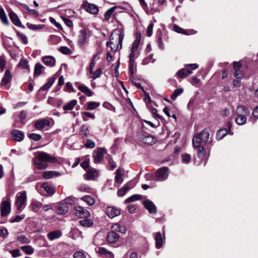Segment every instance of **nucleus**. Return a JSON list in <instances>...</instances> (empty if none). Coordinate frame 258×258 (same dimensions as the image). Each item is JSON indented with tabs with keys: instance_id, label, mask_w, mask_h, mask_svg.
I'll return each mask as SVG.
<instances>
[{
	"instance_id": "de8ad7c7",
	"label": "nucleus",
	"mask_w": 258,
	"mask_h": 258,
	"mask_svg": "<svg viewBox=\"0 0 258 258\" xmlns=\"http://www.w3.org/2000/svg\"><path fill=\"white\" fill-rule=\"evenodd\" d=\"M100 105V102L91 101L87 103V109L88 110H94L99 107Z\"/></svg>"
},
{
	"instance_id": "6ab92c4d",
	"label": "nucleus",
	"mask_w": 258,
	"mask_h": 258,
	"mask_svg": "<svg viewBox=\"0 0 258 258\" xmlns=\"http://www.w3.org/2000/svg\"><path fill=\"white\" fill-rule=\"evenodd\" d=\"M98 176L97 171L95 169H90L84 175V177L86 180H94Z\"/></svg>"
},
{
	"instance_id": "c03bdc74",
	"label": "nucleus",
	"mask_w": 258,
	"mask_h": 258,
	"mask_svg": "<svg viewBox=\"0 0 258 258\" xmlns=\"http://www.w3.org/2000/svg\"><path fill=\"white\" fill-rule=\"evenodd\" d=\"M141 195H134L128 198L124 201V203L125 204H128L131 202H133L138 200H139L141 199Z\"/></svg>"
},
{
	"instance_id": "1a4fd4ad",
	"label": "nucleus",
	"mask_w": 258,
	"mask_h": 258,
	"mask_svg": "<svg viewBox=\"0 0 258 258\" xmlns=\"http://www.w3.org/2000/svg\"><path fill=\"white\" fill-rule=\"evenodd\" d=\"M75 214L81 218H85L90 216L89 212L81 206H76L74 208Z\"/></svg>"
},
{
	"instance_id": "c85d7f7f",
	"label": "nucleus",
	"mask_w": 258,
	"mask_h": 258,
	"mask_svg": "<svg viewBox=\"0 0 258 258\" xmlns=\"http://www.w3.org/2000/svg\"><path fill=\"white\" fill-rule=\"evenodd\" d=\"M57 210L59 214H64L69 211V206L62 201L59 204Z\"/></svg>"
},
{
	"instance_id": "f3484780",
	"label": "nucleus",
	"mask_w": 258,
	"mask_h": 258,
	"mask_svg": "<svg viewBox=\"0 0 258 258\" xmlns=\"http://www.w3.org/2000/svg\"><path fill=\"white\" fill-rule=\"evenodd\" d=\"M119 238V236L118 234L114 231H111L108 233L106 240L109 243H114L118 240Z\"/></svg>"
},
{
	"instance_id": "7c9ffc66",
	"label": "nucleus",
	"mask_w": 258,
	"mask_h": 258,
	"mask_svg": "<svg viewBox=\"0 0 258 258\" xmlns=\"http://www.w3.org/2000/svg\"><path fill=\"white\" fill-rule=\"evenodd\" d=\"M204 146H199V147H193L194 149L196 150L198 157L201 159H203L205 157V150Z\"/></svg>"
},
{
	"instance_id": "412c9836",
	"label": "nucleus",
	"mask_w": 258,
	"mask_h": 258,
	"mask_svg": "<svg viewBox=\"0 0 258 258\" xmlns=\"http://www.w3.org/2000/svg\"><path fill=\"white\" fill-rule=\"evenodd\" d=\"M50 122L48 120L46 119H41L38 120L36 123L35 126L37 130H41L44 128L46 126L49 125Z\"/></svg>"
},
{
	"instance_id": "c9c22d12",
	"label": "nucleus",
	"mask_w": 258,
	"mask_h": 258,
	"mask_svg": "<svg viewBox=\"0 0 258 258\" xmlns=\"http://www.w3.org/2000/svg\"><path fill=\"white\" fill-rule=\"evenodd\" d=\"M122 177V171L121 169H118L116 171V175L115 176V181L119 184L121 183L123 181Z\"/></svg>"
},
{
	"instance_id": "f704fd0d",
	"label": "nucleus",
	"mask_w": 258,
	"mask_h": 258,
	"mask_svg": "<svg viewBox=\"0 0 258 258\" xmlns=\"http://www.w3.org/2000/svg\"><path fill=\"white\" fill-rule=\"evenodd\" d=\"M55 78L53 77H50L48 79L47 82L40 88V90L42 91L48 90L54 83Z\"/></svg>"
},
{
	"instance_id": "e433bc0d",
	"label": "nucleus",
	"mask_w": 258,
	"mask_h": 258,
	"mask_svg": "<svg viewBox=\"0 0 258 258\" xmlns=\"http://www.w3.org/2000/svg\"><path fill=\"white\" fill-rule=\"evenodd\" d=\"M132 188V186H130L128 184H126L124 185L122 188L119 189L117 191V195L119 197H123L124 196L127 191H128L131 188Z\"/></svg>"
},
{
	"instance_id": "603ef678",
	"label": "nucleus",
	"mask_w": 258,
	"mask_h": 258,
	"mask_svg": "<svg viewBox=\"0 0 258 258\" xmlns=\"http://www.w3.org/2000/svg\"><path fill=\"white\" fill-rule=\"evenodd\" d=\"M227 134L226 129H221L217 133L216 138L218 140L222 139Z\"/></svg>"
},
{
	"instance_id": "8fccbe9b",
	"label": "nucleus",
	"mask_w": 258,
	"mask_h": 258,
	"mask_svg": "<svg viewBox=\"0 0 258 258\" xmlns=\"http://www.w3.org/2000/svg\"><path fill=\"white\" fill-rule=\"evenodd\" d=\"M43 66L40 63H37L35 66L34 69V76H38L41 74L42 69Z\"/></svg>"
},
{
	"instance_id": "39448f33",
	"label": "nucleus",
	"mask_w": 258,
	"mask_h": 258,
	"mask_svg": "<svg viewBox=\"0 0 258 258\" xmlns=\"http://www.w3.org/2000/svg\"><path fill=\"white\" fill-rule=\"evenodd\" d=\"M11 193L7 194V199L1 203V216H6L10 214L11 211V201L10 199Z\"/></svg>"
},
{
	"instance_id": "f03ea898",
	"label": "nucleus",
	"mask_w": 258,
	"mask_h": 258,
	"mask_svg": "<svg viewBox=\"0 0 258 258\" xmlns=\"http://www.w3.org/2000/svg\"><path fill=\"white\" fill-rule=\"evenodd\" d=\"M36 158L34 161V164L36 168L39 169H44L47 168V165L46 162H53L55 159L54 158L50 156L48 154L38 152L35 153Z\"/></svg>"
},
{
	"instance_id": "dca6fc26",
	"label": "nucleus",
	"mask_w": 258,
	"mask_h": 258,
	"mask_svg": "<svg viewBox=\"0 0 258 258\" xmlns=\"http://www.w3.org/2000/svg\"><path fill=\"white\" fill-rule=\"evenodd\" d=\"M11 137L15 141L21 142L24 139V134L22 131L13 130L11 132Z\"/></svg>"
},
{
	"instance_id": "58836bf2",
	"label": "nucleus",
	"mask_w": 258,
	"mask_h": 258,
	"mask_svg": "<svg viewBox=\"0 0 258 258\" xmlns=\"http://www.w3.org/2000/svg\"><path fill=\"white\" fill-rule=\"evenodd\" d=\"M235 118V122L239 125L244 124L247 120L248 115H237Z\"/></svg>"
},
{
	"instance_id": "4468645a",
	"label": "nucleus",
	"mask_w": 258,
	"mask_h": 258,
	"mask_svg": "<svg viewBox=\"0 0 258 258\" xmlns=\"http://www.w3.org/2000/svg\"><path fill=\"white\" fill-rule=\"evenodd\" d=\"M87 33L85 30L80 31V35L78 40V44L80 47H83L87 42Z\"/></svg>"
},
{
	"instance_id": "72a5a7b5",
	"label": "nucleus",
	"mask_w": 258,
	"mask_h": 258,
	"mask_svg": "<svg viewBox=\"0 0 258 258\" xmlns=\"http://www.w3.org/2000/svg\"><path fill=\"white\" fill-rule=\"evenodd\" d=\"M77 101L75 99L70 101L63 106V110L66 111L72 110L76 105Z\"/></svg>"
},
{
	"instance_id": "2eb2a0df",
	"label": "nucleus",
	"mask_w": 258,
	"mask_h": 258,
	"mask_svg": "<svg viewBox=\"0 0 258 258\" xmlns=\"http://www.w3.org/2000/svg\"><path fill=\"white\" fill-rule=\"evenodd\" d=\"M9 15L12 22L15 25L19 27L24 28L18 16L14 12H10Z\"/></svg>"
},
{
	"instance_id": "cd10ccee",
	"label": "nucleus",
	"mask_w": 258,
	"mask_h": 258,
	"mask_svg": "<svg viewBox=\"0 0 258 258\" xmlns=\"http://www.w3.org/2000/svg\"><path fill=\"white\" fill-rule=\"evenodd\" d=\"M60 174L56 171H48L44 172L42 174V177L45 179H50L54 177H57Z\"/></svg>"
},
{
	"instance_id": "bf43d9fd",
	"label": "nucleus",
	"mask_w": 258,
	"mask_h": 258,
	"mask_svg": "<svg viewBox=\"0 0 258 258\" xmlns=\"http://www.w3.org/2000/svg\"><path fill=\"white\" fill-rule=\"evenodd\" d=\"M1 21L6 25L9 24V20L5 13L4 10L2 8H1Z\"/></svg>"
},
{
	"instance_id": "09e8293b",
	"label": "nucleus",
	"mask_w": 258,
	"mask_h": 258,
	"mask_svg": "<svg viewBox=\"0 0 258 258\" xmlns=\"http://www.w3.org/2000/svg\"><path fill=\"white\" fill-rule=\"evenodd\" d=\"M21 249L27 254H31L34 252L33 248L29 245L22 246Z\"/></svg>"
},
{
	"instance_id": "5fc2aeb1",
	"label": "nucleus",
	"mask_w": 258,
	"mask_h": 258,
	"mask_svg": "<svg viewBox=\"0 0 258 258\" xmlns=\"http://www.w3.org/2000/svg\"><path fill=\"white\" fill-rule=\"evenodd\" d=\"M76 199L73 196L66 198L63 201L68 205H72L75 203Z\"/></svg>"
},
{
	"instance_id": "5701e85b",
	"label": "nucleus",
	"mask_w": 258,
	"mask_h": 258,
	"mask_svg": "<svg viewBox=\"0 0 258 258\" xmlns=\"http://www.w3.org/2000/svg\"><path fill=\"white\" fill-rule=\"evenodd\" d=\"M12 75L9 70H6L1 81V86L6 85L10 83Z\"/></svg>"
},
{
	"instance_id": "f257e3e1",
	"label": "nucleus",
	"mask_w": 258,
	"mask_h": 258,
	"mask_svg": "<svg viewBox=\"0 0 258 258\" xmlns=\"http://www.w3.org/2000/svg\"><path fill=\"white\" fill-rule=\"evenodd\" d=\"M124 35V32L122 29L114 30L110 35L109 41L106 43V45H110L111 50L113 51H116L118 48L121 49Z\"/></svg>"
},
{
	"instance_id": "20e7f679",
	"label": "nucleus",
	"mask_w": 258,
	"mask_h": 258,
	"mask_svg": "<svg viewBox=\"0 0 258 258\" xmlns=\"http://www.w3.org/2000/svg\"><path fill=\"white\" fill-rule=\"evenodd\" d=\"M27 202V193L26 191L18 192L16 195L15 205L17 210L21 212L26 207Z\"/></svg>"
},
{
	"instance_id": "13d9d810",
	"label": "nucleus",
	"mask_w": 258,
	"mask_h": 258,
	"mask_svg": "<svg viewBox=\"0 0 258 258\" xmlns=\"http://www.w3.org/2000/svg\"><path fill=\"white\" fill-rule=\"evenodd\" d=\"M183 91V89L182 88H179L175 90L171 96V98L173 100L175 99L177 96L182 93Z\"/></svg>"
},
{
	"instance_id": "a878e982",
	"label": "nucleus",
	"mask_w": 258,
	"mask_h": 258,
	"mask_svg": "<svg viewBox=\"0 0 258 258\" xmlns=\"http://www.w3.org/2000/svg\"><path fill=\"white\" fill-rule=\"evenodd\" d=\"M112 231L120 232L123 234L126 233V229L124 226H122L119 223H114L111 227Z\"/></svg>"
},
{
	"instance_id": "774afa93",
	"label": "nucleus",
	"mask_w": 258,
	"mask_h": 258,
	"mask_svg": "<svg viewBox=\"0 0 258 258\" xmlns=\"http://www.w3.org/2000/svg\"><path fill=\"white\" fill-rule=\"evenodd\" d=\"M29 137L30 139H31V140H33V141H38L40 140V139L41 138V137L40 135L37 134H34V133L30 134L29 135Z\"/></svg>"
},
{
	"instance_id": "c756f323",
	"label": "nucleus",
	"mask_w": 258,
	"mask_h": 258,
	"mask_svg": "<svg viewBox=\"0 0 258 258\" xmlns=\"http://www.w3.org/2000/svg\"><path fill=\"white\" fill-rule=\"evenodd\" d=\"M155 239L156 241V247L160 248L163 244V239L161 234L160 232L155 233Z\"/></svg>"
},
{
	"instance_id": "338daca9",
	"label": "nucleus",
	"mask_w": 258,
	"mask_h": 258,
	"mask_svg": "<svg viewBox=\"0 0 258 258\" xmlns=\"http://www.w3.org/2000/svg\"><path fill=\"white\" fill-rule=\"evenodd\" d=\"M182 161L184 163H188L190 160V155L188 154H183L181 155Z\"/></svg>"
},
{
	"instance_id": "a211bd4d",
	"label": "nucleus",
	"mask_w": 258,
	"mask_h": 258,
	"mask_svg": "<svg viewBox=\"0 0 258 258\" xmlns=\"http://www.w3.org/2000/svg\"><path fill=\"white\" fill-rule=\"evenodd\" d=\"M42 62L47 66L52 67L55 65V59L51 55H46L42 57Z\"/></svg>"
},
{
	"instance_id": "ddd939ff",
	"label": "nucleus",
	"mask_w": 258,
	"mask_h": 258,
	"mask_svg": "<svg viewBox=\"0 0 258 258\" xmlns=\"http://www.w3.org/2000/svg\"><path fill=\"white\" fill-rule=\"evenodd\" d=\"M42 204L36 200H32L31 202L29 208L33 212L38 213L42 208Z\"/></svg>"
},
{
	"instance_id": "9d476101",
	"label": "nucleus",
	"mask_w": 258,
	"mask_h": 258,
	"mask_svg": "<svg viewBox=\"0 0 258 258\" xmlns=\"http://www.w3.org/2000/svg\"><path fill=\"white\" fill-rule=\"evenodd\" d=\"M82 7L87 12L92 14H96L98 12V8L97 6L90 4L87 1L83 3Z\"/></svg>"
},
{
	"instance_id": "0e129e2a",
	"label": "nucleus",
	"mask_w": 258,
	"mask_h": 258,
	"mask_svg": "<svg viewBox=\"0 0 258 258\" xmlns=\"http://www.w3.org/2000/svg\"><path fill=\"white\" fill-rule=\"evenodd\" d=\"M95 146V142L90 139L87 140L86 143L85 144V146L87 148H93Z\"/></svg>"
},
{
	"instance_id": "393cba45",
	"label": "nucleus",
	"mask_w": 258,
	"mask_h": 258,
	"mask_svg": "<svg viewBox=\"0 0 258 258\" xmlns=\"http://www.w3.org/2000/svg\"><path fill=\"white\" fill-rule=\"evenodd\" d=\"M62 235V233L59 230H55L49 232L47 234V237L50 240H54L58 239Z\"/></svg>"
},
{
	"instance_id": "f8f14e48",
	"label": "nucleus",
	"mask_w": 258,
	"mask_h": 258,
	"mask_svg": "<svg viewBox=\"0 0 258 258\" xmlns=\"http://www.w3.org/2000/svg\"><path fill=\"white\" fill-rule=\"evenodd\" d=\"M145 208L148 211L150 214H156L157 213V208L152 201L150 200H146L144 202Z\"/></svg>"
},
{
	"instance_id": "4d7b16f0",
	"label": "nucleus",
	"mask_w": 258,
	"mask_h": 258,
	"mask_svg": "<svg viewBox=\"0 0 258 258\" xmlns=\"http://www.w3.org/2000/svg\"><path fill=\"white\" fill-rule=\"evenodd\" d=\"M74 258H86V254L83 250H79L74 253Z\"/></svg>"
},
{
	"instance_id": "37998d69",
	"label": "nucleus",
	"mask_w": 258,
	"mask_h": 258,
	"mask_svg": "<svg viewBox=\"0 0 258 258\" xmlns=\"http://www.w3.org/2000/svg\"><path fill=\"white\" fill-rule=\"evenodd\" d=\"M26 25L29 29L32 30H40L44 27V25L43 24L35 25L28 23Z\"/></svg>"
},
{
	"instance_id": "a19ab883",
	"label": "nucleus",
	"mask_w": 258,
	"mask_h": 258,
	"mask_svg": "<svg viewBox=\"0 0 258 258\" xmlns=\"http://www.w3.org/2000/svg\"><path fill=\"white\" fill-rule=\"evenodd\" d=\"M79 134L81 136L87 137L89 134L88 126L86 124L82 125L80 128Z\"/></svg>"
},
{
	"instance_id": "4be33fe9",
	"label": "nucleus",
	"mask_w": 258,
	"mask_h": 258,
	"mask_svg": "<svg viewBox=\"0 0 258 258\" xmlns=\"http://www.w3.org/2000/svg\"><path fill=\"white\" fill-rule=\"evenodd\" d=\"M98 253L105 258H114V254L110 251L104 247H99L98 251Z\"/></svg>"
},
{
	"instance_id": "4c0bfd02",
	"label": "nucleus",
	"mask_w": 258,
	"mask_h": 258,
	"mask_svg": "<svg viewBox=\"0 0 258 258\" xmlns=\"http://www.w3.org/2000/svg\"><path fill=\"white\" fill-rule=\"evenodd\" d=\"M80 224L84 227H90L93 224V221L91 219H85L80 221Z\"/></svg>"
},
{
	"instance_id": "6e6d98bb",
	"label": "nucleus",
	"mask_w": 258,
	"mask_h": 258,
	"mask_svg": "<svg viewBox=\"0 0 258 258\" xmlns=\"http://www.w3.org/2000/svg\"><path fill=\"white\" fill-rule=\"evenodd\" d=\"M82 117L83 119V120L84 121H87L88 120V117H90V118H92L93 119H94L95 118V115L89 112H83L82 113Z\"/></svg>"
},
{
	"instance_id": "473e14b6",
	"label": "nucleus",
	"mask_w": 258,
	"mask_h": 258,
	"mask_svg": "<svg viewBox=\"0 0 258 258\" xmlns=\"http://www.w3.org/2000/svg\"><path fill=\"white\" fill-rule=\"evenodd\" d=\"M192 74L191 71L186 70L185 69H182L179 70L176 73V75L181 78H185L188 75Z\"/></svg>"
},
{
	"instance_id": "7ed1b4c3",
	"label": "nucleus",
	"mask_w": 258,
	"mask_h": 258,
	"mask_svg": "<svg viewBox=\"0 0 258 258\" xmlns=\"http://www.w3.org/2000/svg\"><path fill=\"white\" fill-rule=\"evenodd\" d=\"M209 136V133L206 128L204 129L200 133L195 134L192 139L193 147L204 146L208 141Z\"/></svg>"
},
{
	"instance_id": "0eeeda50",
	"label": "nucleus",
	"mask_w": 258,
	"mask_h": 258,
	"mask_svg": "<svg viewBox=\"0 0 258 258\" xmlns=\"http://www.w3.org/2000/svg\"><path fill=\"white\" fill-rule=\"evenodd\" d=\"M106 153V150L102 148H99L95 149L93 154L94 162L96 163H101L104 159V155Z\"/></svg>"
},
{
	"instance_id": "2f4dec72",
	"label": "nucleus",
	"mask_w": 258,
	"mask_h": 258,
	"mask_svg": "<svg viewBox=\"0 0 258 258\" xmlns=\"http://www.w3.org/2000/svg\"><path fill=\"white\" fill-rule=\"evenodd\" d=\"M78 89L88 96L93 95V92L86 86L84 84H80L78 86Z\"/></svg>"
},
{
	"instance_id": "aec40b11",
	"label": "nucleus",
	"mask_w": 258,
	"mask_h": 258,
	"mask_svg": "<svg viewBox=\"0 0 258 258\" xmlns=\"http://www.w3.org/2000/svg\"><path fill=\"white\" fill-rule=\"evenodd\" d=\"M141 141L147 145H152L156 143L157 139L152 135H147L142 138Z\"/></svg>"
},
{
	"instance_id": "3c124183",
	"label": "nucleus",
	"mask_w": 258,
	"mask_h": 258,
	"mask_svg": "<svg viewBox=\"0 0 258 258\" xmlns=\"http://www.w3.org/2000/svg\"><path fill=\"white\" fill-rule=\"evenodd\" d=\"M116 8V7H112L110 8L109 9H108L104 14V19L106 21H108L110 18L111 16L113 13V12L114 11L115 9Z\"/></svg>"
},
{
	"instance_id": "ea45409f",
	"label": "nucleus",
	"mask_w": 258,
	"mask_h": 258,
	"mask_svg": "<svg viewBox=\"0 0 258 258\" xmlns=\"http://www.w3.org/2000/svg\"><path fill=\"white\" fill-rule=\"evenodd\" d=\"M81 200L89 206H92L95 203V200L89 195L84 196L81 198Z\"/></svg>"
},
{
	"instance_id": "79ce46f5",
	"label": "nucleus",
	"mask_w": 258,
	"mask_h": 258,
	"mask_svg": "<svg viewBox=\"0 0 258 258\" xmlns=\"http://www.w3.org/2000/svg\"><path fill=\"white\" fill-rule=\"evenodd\" d=\"M17 36L19 40L21 41L24 44H27L28 42V40L27 37L23 33L17 32Z\"/></svg>"
},
{
	"instance_id": "e2e57ef3",
	"label": "nucleus",
	"mask_w": 258,
	"mask_h": 258,
	"mask_svg": "<svg viewBox=\"0 0 258 258\" xmlns=\"http://www.w3.org/2000/svg\"><path fill=\"white\" fill-rule=\"evenodd\" d=\"M174 30L179 33H183L186 35L189 34L187 32L186 30H183L182 28H180L177 25H174L173 26Z\"/></svg>"
},
{
	"instance_id": "680f3d73",
	"label": "nucleus",
	"mask_w": 258,
	"mask_h": 258,
	"mask_svg": "<svg viewBox=\"0 0 258 258\" xmlns=\"http://www.w3.org/2000/svg\"><path fill=\"white\" fill-rule=\"evenodd\" d=\"M59 50L64 54H71L72 53L71 50L66 46H61L59 47Z\"/></svg>"
},
{
	"instance_id": "a18cd8bd",
	"label": "nucleus",
	"mask_w": 258,
	"mask_h": 258,
	"mask_svg": "<svg viewBox=\"0 0 258 258\" xmlns=\"http://www.w3.org/2000/svg\"><path fill=\"white\" fill-rule=\"evenodd\" d=\"M18 67L23 70H29L28 61L26 59H21L18 63Z\"/></svg>"
},
{
	"instance_id": "6e6552de",
	"label": "nucleus",
	"mask_w": 258,
	"mask_h": 258,
	"mask_svg": "<svg viewBox=\"0 0 258 258\" xmlns=\"http://www.w3.org/2000/svg\"><path fill=\"white\" fill-rule=\"evenodd\" d=\"M168 174V168L167 167H161L156 171L155 178L158 181H164L167 178Z\"/></svg>"
},
{
	"instance_id": "052dcab7",
	"label": "nucleus",
	"mask_w": 258,
	"mask_h": 258,
	"mask_svg": "<svg viewBox=\"0 0 258 258\" xmlns=\"http://www.w3.org/2000/svg\"><path fill=\"white\" fill-rule=\"evenodd\" d=\"M23 8L30 14L34 15L36 17L39 16V13L35 10L30 9L28 6L25 4L23 5Z\"/></svg>"
},
{
	"instance_id": "bb28decb",
	"label": "nucleus",
	"mask_w": 258,
	"mask_h": 258,
	"mask_svg": "<svg viewBox=\"0 0 258 258\" xmlns=\"http://www.w3.org/2000/svg\"><path fill=\"white\" fill-rule=\"evenodd\" d=\"M237 115H249V111L248 109L244 106H239L236 110Z\"/></svg>"
},
{
	"instance_id": "423d86ee",
	"label": "nucleus",
	"mask_w": 258,
	"mask_h": 258,
	"mask_svg": "<svg viewBox=\"0 0 258 258\" xmlns=\"http://www.w3.org/2000/svg\"><path fill=\"white\" fill-rule=\"evenodd\" d=\"M140 35L137 36V38L134 43L132 44L131 48V53L130 54V60L135 61V59L137 58L138 52V49L140 43Z\"/></svg>"
},
{
	"instance_id": "69168bd1",
	"label": "nucleus",
	"mask_w": 258,
	"mask_h": 258,
	"mask_svg": "<svg viewBox=\"0 0 258 258\" xmlns=\"http://www.w3.org/2000/svg\"><path fill=\"white\" fill-rule=\"evenodd\" d=\"M17 240L22 243H29L30 242V240L24 235L18 237Z\"/></svg>"
},
{
	"instance_id": "9b49d317",
	"label": "nucleus",
	"mask_w": 258,
	"mask_h": 258,
	"mask_svg": "<svg viewBox=\"0 0 258 258\" xmlns=\"http://www.w3.org/2000/svg\"><path fill=\"white\" fill-rule=\"evenodd\" d=\"M105 212L110 218H113L120 214V210L114 207H107Z\"/></svg>"
},
{
	"instance_id": "49530a36",
	"label": "nucleus",
	"mask_w": 258,
	"mask_h": 258,
	"mask_svg": "<svg viewBox=\"0 0 258 258\" xmlns=\"http://www.w3.org/2000/svg\"><path fill=\"white\" fill-rule=\"evenodd\" d=\"M25 217V215L22 214L21 215H17L14 217H11L10 219L9 222L11 223L19 222L22 221Z\"/></svg>"
},
{
	"instance_id": "864d4df0",
	"label": "nucleus",
	"mask_w": 258,
	"mask_h": 258,
	"mask_svg": "<svg viewBox=\"0 0 258 258\" xmlns=\"http://www.w3.org/2000/svg\"><path fill=\"white\" fill-rule=\"evenodd\" d=\"M91 74L92 75L91 78L93 80H95L101 76L102 74V70L101 69L99 68L95 72H93V74Z\"/></svg>"
},
{
	"instance_id": "b1692460",
	"label": "nucleus",
	"mask_w": 258,
	"mask_h": 258,
	"mask_svg": "<svg viewBox=\"0 0 258 258\" xmlns=\"http://www.w3.org/2000/svg\"><path fill=\"white\" fill-rule=\"evenodd\" d=\"M40 186L50 195H52L55 192L54 187L47 182L41 184Z\"/></svg>"
}]
</instances>
